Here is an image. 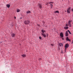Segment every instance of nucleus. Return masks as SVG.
I'll return each mask as SVG.
<instances>
[{"label":"nucleus","mask_w":73,"mask_h":73,"mask_svg":"<svg viewBox=\"0 0 73 73\" xmlns=\"http://www.w3.org/2000/svg\"><path fill=\"white\" fill-rule=\"evenodd\" d=\"M24 23L26 25H27L28 24H29L30 23V21L29 20L25 21H24Z\"/></svg>","instance_id":"1"},{"label":"nucleus","mask_w":73,"mask_h":73,"mask_svg":"<svg viewBox=\"0 0 73 73\" xmlns=\"http://www.w3.org/2000/svg\"><path fill=\"white\" fill-rule=\"evenodd\" d=\"M69 46V44H66L65 45V49L66 50L68 48Z\"/></svg>","instance_id":"2"},{"label":"nucleus","mask_w":73,"mask_h":73,"mask_svg":"<svg viewBox=\"0 0 73 73\" xmlns=\"http://www.w3.org/2000/svg\"><path fill=\"white\" fill-rule=\"evenodd\" d=\"M48 4H50V5L51 7V8H52V7H53V5H52V4H53V2H48ZM51 3L52 4H51Z\"/></svg>","instance_id":"3"},{"label":"nucleus","mask_w":73,"mask_h":73,"mask_svg":"<svg viewBox=\"0 0 73 73\" xmlns=\"http://www.w3.org/2000/svg\"><path fill=\"white\" fill-rule=\"evenodd\" d=\"M38 6H39V9H42V5H41V4L39 3L38 4Z\"/></svg>","instance_id":"4"},{"label":"nucleus","mask_w":73,"mask_h":73,"mask_svg":"<svg viewBox=\"0 0 73 73\" xmlns=\"http://www.w3.org/2000/svg\"><path fill=\"white\" fill-rule=\"evenodd\" d=\"M70 7H69L68 9L67 10V12L68 13H70Z\"/></svg>","instance_id":"5"},{"label":"nucleus","mask_w":73,"mask_h":73,"mask_svg":"<svg viewBox=\"0 0 73 73\" xmlns=\"http://www.w3.org/2000/svg\"><path fill=\"white\" fill-rule=\"evenodd\" d=\"M68 31H66L65 33V36H68Z\"/></svg>","instance_id":"6"},{"label":"nucleus","mask_w":73,"mask_h":73,"mask_svg":"<svg viewBox=\"0 0 73 73\" xmlns=\"http://www.w3.org/2000/svg\"><path fill=\"white\" fill-rule=\"evenodd\" d=\"M42 36H44V37H46V34H45L42 33Z\"/></svg>","instance_id":"7"},{"label":"nucleus","mask_w":73,"mask_h":73,"mask_svg":"<svg viewBox=\"0 0 73 73\" xmlns=\"http://www.w3.org/2000/svg\"><path fill=\"white\" fill-rule=\"evenodd\" d=\"M63 34L62 33H61L60 34V36L62 38L64 37V36H63Z\"/></svg>","instance_id":"8"},{"label":"nucleus","mask_w":73,"mask_h":73,"mask_svg":"<svg viewBox=\"0 0 73 73\" xmlns=\"http://www.w3.org/2000/svg\"><path fill=\"white\" fill-rule=\"evenodd\" d=\"M11 35L13 37H15V34L13 33H12L11 34Z\"/></svg>","instance_id":"9"},{"label":"nucleus","mask_w":73,"mask_h":73,"mask_svg":"<svg viewBox=\"0 0 73 73\" xmlns=\"http://www.w3.org/2000/svg\"><path fill=\"white\" fill-rule=\"evenodd\" d=\"M66 40L67 41H68L70 42V39H69V38L68 37H67L66 38Z\"/></svg>","instance_id":"10"},{"label":"nucleus","mask_w":73,"mask_h":73,"mask_svg":"<svg viewBox=\"0 0 73 73\" xmlns=\"http://www.w3.org/2000/svg\"><path fill=\"white\" fill-rule=\"evenodd\" d=\"M10 5L7 4L6 5V7H7V8H9L10 7Z\"/></svg>","instance_id":"11"},{"label":"nucleus","mask_w":73,"mask_h":73,"mask_svg":"<svg viewBox=\"0 0 73 73\" xmlns=\"http://www.w3.org/2000/svg\"><path fill=\"white\" fill-rule=\"evenodd\" d=\"M31 12L30 11H28L27 12V14H28V13L29 14L30 13H31Z\"/></svg>","instance_id":"12"},{"label":"nucleus","mask_w":73,"mask_h":73,"mask_svg":"<svg viewBox=\"0 0 73 73\" xmlns=\"http://www.w3.org/2000/svg\"><path fill=\"white\" fill-rule=\"evenodd\" d=\"M26 55L23 54L22 55V57H26Z\"/></svg>","instance_id":"13"},{"label":"nucleus","mask_w":73,"mask_h":73,"mask_svg":"<svg viewBox=\"0 0 73 73\" xmlns=\"http://www.w3.org/2000/svg\"><path fill=\"white\" fill-rule=\"evenodd\" d=\"M20 11V10L19 9H17V12H19Z\"/></svg>","instance_id":"14"},{"label":"nucleus","mask_w":73,"mask_h":73,"mask_svg":"<svg viewBox=\"0 0 73 73\" xmlns=\"http://www.w3.org/2000/svg\"><path fill=\"white\" fill-rule=\"evenodd\" d=\"M54 13H59V11H56L54 12Z\"/></svg>","instance_id":"15"},{"label":"nucleus","mask_w":73,"mask_h":73,"mask_svg":"<svg viewBox=\"0 0 73 73\" xmlns=\"http://www.w3.org/2000/svg\"><path fill=\"white\" fill-rule=\"evenodd\" d=\"M69 28V27H64V29H68Z\"/></svg>","instance_id":"16"},{"label":"nucleus","mask_w":73,"mask_h":73,"mask_svg":"<svg viewBox=\"0 0 73 73\" xmlns=\"http://www.w3.org/2000/svg\"><path fill=\"white\" fill-rule=\"evenodd\" d=\"M42 33H44V32H46V31H45L44 30H42Z\"/></svg>","instance_id":"17"},{"label":"nucleus","mask_w":73,"mask_h":73,"mask_svg":"<svg viewBox=\"0 0 73 73\" xmlns=\"http://www.w3.org/2000/svg\"><path fill=\"white\" fill-rule=\"evenodd\" d=\"M68 24L69 26L70 27H71L72 26V25H71V24H70V23H68Z\"/></svg>","instance_id":"18"},{"label":"nucleus","mask_w":73,"mask_h":73,"mask_svg":"<svg viewBox=\"0 0 73 73\" xmlns=\"http://www.w3.org/2000/svg\"><path fill=\"white\" fill-rule=\"evenodd\" d=\"M59 45L60 46H62V44H61V43H59Z\"/></svg>","instance_id":"19"},{"label":"nucleus","mask_w":73,"mask_h":73,"mask_svg":"<svg viewBox=\"0 0 73 73\" xmlns=\"http://www.w3.org/2000/svg\"><path fill=\"white\" fill-rule=\"evenodd\" d=\"M68 32H69L70 34H71V33H70V31H69V30H68Z\"/></svg>","instance_id":"20"},{"label":"nucleus","mask_w":73,"mask_h":73,"mask_svg":"<svg viewBox=\"0 0 73 73\" xmlns=\"http://www.w3.org/2000/svg\"><path fill=\"white\" fill-rule=\"evenodd\" d=\"M72 21H69L68 23H70V22Z\"/></svg>","instance_id":"21"},{"label":"nucleus","mask_w":73,"mask_h":73,"mask_svg":"<svg viewBox=\"0 0 73 73\" xmlns=\"http://www.w3.org/2000/svg\"><path fill=\"white\" fill-rule=\"evenodd\" d=\"M46 5H48V2H46Z\"/></svg>","instance_id":"22"},{"label":"nucleus","mask_w":73,"mask_h":73,"mask_svg":"<svg viewBox=\"0 0 73 73\" xmlns=\"http://www.w3.org/2000/svg\"><path fill=\"white\" fill-rule=\"evenodd\" d=\"M51 46H53V44H51Z\"/></svg>","instance_id":"23"},{"label":"nucleus","mask_w":73,"mask_h":73,"mask_svg":"<svg viewBox=\"0 0 73 73\" xmlns=\"http://www.w3.org/2000/svg\"><path fill=\"white\" fill-rule=\"evenodd\" d=\"M42 60V59L41 58H39V60Z\"/></svg>","instance_id":"24"},{"label":"nucleus","mask_w":73,"mask_h":73,"mask_svg":"<svg viewBox=\"0 0 73 73\" xmlns=\"http://www.w3.org/2000/svg\"><path fill=\"white\" fill-rule=\"evenodd\" d=\"M41 36L39 37V39H41Z\"/></svg>","instance_id":"25"},{"label":"nucleus","mask_w":73,"mask_h":73,"mask_svg":"<svg viewBox=\"0 0 73 73\" xmlns=\"http://www.w3.org/2000/svg\"><path fill=\"white\" fill-rule=\"evenodd\" d=\"M14 18L15 19H16V17H14Z\"/></svg>","instance_id":"26"},{"label":"nucleus","mask_w":73,"mask_h":73,"mask_svg":"<svg viewBox=\"0 0 73 73\" xmlns=\"http://www.w3.org/2000/svg\"><path fill=\"white\" fill-rule=\"evenodd\" d=\"M46 35L47 36H48V34H47Z\"/></svg>","instance_id":"27"},{"label":"nucleus","mask_w":73,"mask_h":73,"mask_svg":"<svg viewBox=\"0 0 73 73\" xmlns=\"http://www.w3.org/2000/svg\"><path fill=\"white\" fill-rule=\"evenodd\" d=\"M72 11H73V9H72Z\"/></svg>","instance_id":"28"},{"label":"nucleus","mask_w":73,"mask_h":73,"mask_svg":"<svg viewBox=\"0 0 73 73\" xmlns=\"http://www.w3.org/2000/svg\"><path fill=\"white\" fill-rule=\"evenodd\" d=\"M66 26H68V25H66Z\"/></svg>","instance_id":"29"},{"label":"nucleus","mask_w":73,"mask_h":73,"mask_svg":"<svg viewBox=\"0 0 73 73\" xmlns=\"http://www.w3.org/2000/svg\"><path fill=\"white\" fill-rule=\"evenodd\" d=\"M38 25V26H40V25Z\"/></svg>","instance_id":"30"},{"label":"nucleus","mask_w":73,"mask_h":73,"mask_svg":"<svg viewBox=\"0 0 73 73\" xmlns=\"http://www.w3.org/2000/svg\"><path fill=\"white\" fill-rule=\"evenodd\" d=\"M20 19H22V18H21Z\"/></svg>","instance_id":"31"}]
</instances>
